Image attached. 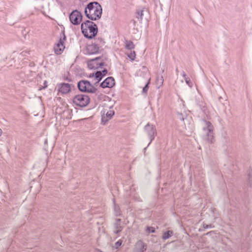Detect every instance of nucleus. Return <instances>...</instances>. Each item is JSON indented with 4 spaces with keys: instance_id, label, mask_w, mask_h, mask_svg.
Wrapping results in <instances>:
<instances>
[{
    "instance_id": "nucleus-1",
    "label": "nucleus",
    "mask_w": 252,
    "mask_h": 252,
    "mask_svg": "<svg viewBox=\"0 0 252 252\" xmlns=\"http://www.w3.org/2000/svg\"><path fill=\"white\" fill-rule=\"evenodd\" d=\"M85 14L92 21L99 20L102 15L101 6L97 2H90L85 9Z\"/></svg>"
},
{
    "instance_id": "nucleus-2",
    "label": "nucleus",
    "mask_w": 252,
    "mask_h": 252,
    "mask_svg": "<svg viewBox=\"0 0 252 252\" xmlns=\"http://www.w3.org/2000/svg\"><path fill=\"white\" fill-rule=\"evenodd\" d=\"M81 31L84 36L92 39L96 35L97 27L93 22L87 20L82 23Z\"/></svg>"
},
{
    "instance_id": "nucleus-3",
    "label": "nucleus",
    "mask_w": 252,
    "mask_h": 252,
    "mask_svg": "<svg viewBox=\"0 0 252 252\" xmlns=\"http://www.w3.org/2000/svg\"><path fill=\"white\" fill-rule=\"evenodd\" d=\"M204 126L203 128V139L209 143L214 141V127L212 124L207 121H204Z\"/></svg>"
},
{
    "instance_id": "nucleus-4",
    "label": "nucleus",
    "mask_w": 252,
    "mask_h": 252,
    "mask_svg": "<svg viewBox=\"0 0 252 252\" xmlns=\"http://www.w3.org/2000/svg\"><path fill=\"white\" fill-rule=\"evenodd\" d=\"M78 88L82 92L94 94L97 89L87 80H82L78 83Z\"/></svg>"
},
{
    "instance_id": "nucleus-5",
    "label": "nucleus",
    "mask_w": 252,
    "mask_h": 252,
    "mask_svg": "<svg viewBox=\"0 0 252 252\" xmlns=\"http://www.w3.org/2000/svg\"><path fill=\"white\" fill-rule=\"evenodd\" d=\"M90 102V97L86 94H80L76 95L73 99L74 104L82 107L88 105Z\"/></svg>"
},
{
    "instance_id": "nucleus-6",
    "label": "nucleus",
    "mask_w": 252,
    "mask_h": 252,
    "mask_svg": "<svg viewBox=\"0 0 252 252\" xmlns=\"http://www.w3.org/2000/svg\"><path fill=\"white\" fill-rule=\"evenodd\" d=\"M104 42L101 38H98L96 42L88 45L86 47V53L88 54H94L98 53L99 48L104 44Z\"/></svg>"
},
{
    "instance_id": "nucleus-7",
    "label": "nucleus",
    "mask_w": 252,
    "mask_h": 252,
    "mask_svg": "<svg viewBox=\"0 0 252 252\" xmlns=\"http://www.w3.org/2000/svg\"><path fill=\"white\" fill-rule=\"evenodd\" d=\"M69 20L73 25H79L82 20L81 13L77 10H73L69 15Z\"/></svg>"
},
{
    "instance_id": "nucleus-8",
    "label": "nucleus",
    "mask_w": 252,
    "mask_h": 252,
    "mask_svg": "<svg viewBox=\"0 0 252 252\" xmlns=\"http://www.w3.org/2000/svg\"><path fill=\"white\" fill-rule=\"evenodd\" d=\"M104 65L100 57H97L88 61V66L90 69H97L100 66Z\"/></svg>"
},
{
    "instance_id": "nucleus-9",
    "label": "nucleus",
    "mask_w": 252,
    "mask_h": 252,
    "mask_svg": "<svg viewBox=\"0 0 252 252\" xmlns=\"http://www.w3.org/2000/svg\"><path fill=\"white\" fill-rule=\"evenodd\" d=\"M63 37H61L60 39L58 42L54 46V51L56 54H61L64 49L65 46L64 45V42L65 40V36L64 34L63 35Z\"/></svg>"
},
{
    "instance_id": "nucleus-10",
    "label": "nucleus",
    "mask_w": 252,
    "mask_h": 252,
    "mask_svg": "<svg viewBox=\"0 0 252 252\" xmlns=\"http://www.w3.org/2000/svg\"><path fill=\"white\" fill-rule=\"evenodd\" d=\"M145 130L147 132L150 139V143L154 139L155 135L156 134V128L153 125L148 124L145 126Z\"/></svg>"
},
{
    "instance_id": "nucleus-11",
    "label": "nucleus",
    "mask_w": 252,
    "mask_h": 252,
    "mask_svg": "<svg viewBox=\"0 0 252 252\" xmlns=\"http://www.w3.org/2000/svg\"><path fill=\"white\" fill-rule=\"evenodd\" d=\"M59 93L64 94L68 93L71 90L70 85L68 83H61L58 85Z\"/></svg>"
},
{
    "instance_id": "nucleus-12",
    "label": "nucleus",
    "mask_w": 252,
    "mask_h": 252,
    "mask_svg": "<svg viewBox=\"0 0 252 252\" xmlns=\"http://www.w3.org/2000/svg\"><path fill=\"white\" fill-rule=\"evenodd\" d=\"M115 85V80L112 77H109L105 79L100 84L103 88H112Z\"/></svg>"
},
{
    "instance_id": "nucleus-13",
    "label": "nucleus",
    "mask_w": 252,
    "mask_h": 252,
    "mask_svg": "<svg viewBox=\"0 0 252 252\" xmlns=\"http://www.w3.org/2000/svg\"><path fill=\"white\" fill-rule=\"evenodd\" d=\"M146 245L141 241H138L135 248L136 252H144L146 250Z\"/></svg>"
},
{
    "instance_id": "nucleus-14",
    "label": "nucleus",
    "mask_w": 252,
    "mask_h": 252,
    "mask_svg": "<svg viewBox=\"0 0 252 252\" xmlns=\"http://www.w3.org/2000/svg\"><path fill=\"white\" fill-rule=\"evenodd\" d=\"M115 112L113 110H109L106 112L105 116L104 115L102 117V122L104 123H106L108 120L112 118Z\"/></svg>"
},
{
    "instance_id": "nucleus-15",
    "label": "nucleus",
    "mask_w": 252,
    "mask_h": 252,
    "mask_svg": "<svg viewBox=\"0 0 252 252\" xmlns=\"http://www.w3.org/2000/svg\"><path fill=\"white\" fill-rule=\"evenodd\" d=\"M123 229V226L121 225V220L117 219L114 223V232L116 234L119 233Z\"/></svg>"
},
{
    "instance_id": "nucleus-16",
    "label": "nucleus",
    "mask_w": 252,
    "mask_h": 252,
    "mask_svg": "<svg viewBox=\"0 0 252 252\" xmlns=\"http://www.w3.org/2000/svg\"><path fill=\"white\" fill-rule=\"evenodd\" d=\"M148 10L145 8H143L140 11H138L137 12V18L140 19H142L143 18L147 19L146 16L148 15Z\"/></svg>"
},
{
    "instance_id": "nucleus-17",
    "label": "nucleus",
    "mask_w": 252,
    "mask_h": 252,
    "mask_svg": "<svg viewBox=\"0 0 252 252\" xmlns=\"http://www.w3.org/2000/svg\"><path fill=\"white\" fill-rule=\"evenodd\" d=\"M163 81L164 80L162 76H158L157 77L156 85L158 88H159L163 85Z\"/></svg>"
},
{
    "instance_id": "nucleus-18",
    "label": "nucleus",
    "mask_w": 252,
    "mask_h": 252,
    "mask_svg": "<svg viewBox=\"0 0 252 252\" xmlns=\"http://www.w3.org/2000/svg\"><path fill=\"white\" fill-rule=\"evenodd\" d=\"M103 77L102 73L101 71H96L95 73L94 80H95V84L98 83Z\"/></svg>"
},
{
    "instance_id": "nucleus-19",
    "label": "nucleus",
    "mask_w": 252,
    "mask_h": 252,
    "mask_svg": "<svg viewBox=\"0 0 252 252\" xmlns=\"http://www.w3.org/2000/svg\"><path fill=\"white\" fill-rule=\"evenodd\" d=\"M173 231H167L164 232L162 236V239L164 240H166L168 239L171 235L173 234Z\"/></svg>"
},
{
    "instance_id": "nucleus-20",
    "label": "nucleus",
    "mask_w": 252,
    "mask_h": 252,
    "mask_svg": "<svg viewBox=\"0 0 252 252\" xmlns=\"http://www.w3.org/2000/svg\"><path fill=\"white\" fill-rule=\"evenodd\" d=\"M126 47L128 49H132L134 47L133 42L131 41H126Z\"/></svg>"
},
{
    "instance_id": "nucleus-21",
    "label": "nucleus",
    "mask_w": 252,
    "mask_h": 252,
    "mask_svg": "<svg viewBox=\"0 0 252 252\" xmlns=\"http://www.w3.org/2000/svg\"><path fill=\"white\" fill-rule=\"evenodd\" d=\"M128 58L132 61L134 60L135 58V53L134 52H131L128 55Z\"/></svg>"
},
{
    "instance_id": "nucleus-22",
    "label": "nucleus",
    "mask_w": 252,
    "mask_h": 252,
    "mask_svg": "<svg viewBox=\"0 0 252 252\" xmlns=\"http://www.w3.org/2000/svg\"><path fill=\"white\" fill-rule=\"evenodd\" d=\"M185 81L188 86H189V87H191L192 83L190 82V80L189 77H186V78L185 79Z\"/></svg>"
},
{
    "instance_id": "nucleus-23",
    "label": "nucleus",
    "mask_w": 252,
    "mask_h": 252,
    "mask_svg": "<svg viewBox=\"0 0 252 252\" xmlns=\"http://www.w3.org/2000/svg\"><path fill=\"white\" fill-rule=\"evenodd\" d=\"M122 241L120 240L115 243L114 247L116 249H118L119 247H120L122 245Z\"/></svg>"
},
{
    "instance_id": "nucleus-24",
    "label": "nucleus",
    "mask_w": 252,
    "mask_h": 252,
    "mask_svg": "<svg viewBox=\"0 0 252 252\" xmlns=\"http://www.w3.org/2000/svg\"><path fill=\"white\" fill-rule=\"evenodd\" d=\"M146 230L148 233H154L155 232V228L153 227H148Z\"/></svg>"
},
{
    "instance_id": "nucleus-25",
    "label": "nucleus",
    "mask_w": 252,
    "mask_h": 252,
    "mask_svg": "<svg viewBox=\"0 0 252 252\" xmlns=\"http://www.w3.org/2000/svg\"><path fill=\"white\" fill-rule=\"evenodd\" d=\"M114 211L115 212V214L116 216H120V213L119 211V208L118 207H117L116 206H115L114 207Z\"/></svg>"
},
{
    "instance_id": "nucleus-26",
    "label": "nucleus",
    "mask_w": 252,
    "mask_h": 252,
    "mask_svg": "<svg viewBox=\"0 0 252 252\" xmlns=\"http://www.w3.org/2000/svg\"><path fill=\"white\" fill-rule=\"evenodd\" d=\"M148 85H149V83H148L143 88V90H142V93H147V91H148V90L149 89V86H148Z\"/></svg>"
},
{
    "instance_id": "nucleus-27",
    "label": "nucleus",
    "mask_w": 252,
    "mask_h": 252,
    "mask_svg": "<svg viewBox=\"0 0 252 252\" xmlns=\"http://www.w3.org/2000/svg\"><path fill=\"white\" fill-rule=\"evenodd\" d=\"M178 118L182 120V121H184V118H183V117L182 116V114H180V113H178Z\"/></svg>"
},
{
    "instance_id": "nucleus-28",
    "label": "nucleus",
    "mask_w": 252,
    "mask_h": 252,
    "mask_svg": "<svg viewBox=\"0 0 252 252\" xmlns=\"http://www.w3.org/2000/svg\"><path fill=\"white\" fill-rule=\"evenodd\" d=\"M101 72L102 73L103 76H104L107 73V70L106 69H104L103 70H102V71Z\"/></svg>"
},
{
    "instance_id": "nucleus-29",
    "label": "nucleus",
    "mask_w": 252,
    "mask_h": 252,
    "mask_svg": "<svg viewBox=\"0 0 252 252\" xmlns=\"http://www.w3.org/2000/svg\"><path fill=\"white\" fill-rule=\"evenodd\" d=\"M182 76L184 77V79H185L186 77H188L186 75V74L185 73V72L184 71H183L182 72Z\"/></svg>"
},
{
    "instance_id": "nucleus-30",
    "label": "nucleus",
    "mask_w": 252,
    "mask_h": 252,
    "mask_svg": "<svg viewBox=\"0 0 252 252\" xmlns=\"http://www.w3.org/2000/svg\"><path fill=\"white\" fill-rule=\"evenodd\" d=\"M27 53L26 52H22L21 54H20V55L22 56H25L26 55V54Z\"/></svg>"
},
{
    "instance_id": "nucleus-31",
    "label": "nucleus",
    "mask_w": 252,
    "mask_h": 252,
    "mask_svg": "<svg viewBox=\"0 0 252 252\" xmlns=\"http://www.w3.org/2000/svg\"><path fill=\"white\" fill-rule=\"evenodd\" d=\"M90 77H95V74L94 73L91 74L90 75Z\"/></svg>"
},
{
    "instance_id": "nucleus-32",
    "label": "nucleus",
    "mask_w": 252,
    "mask_h": 252,
    "mask_svg": "<svg viewBox=\"0 0 252 252\" xmlns=\"http://www.w3.org/2000/svg\"><path fill=\"white\" fill-rule=\"evenodd\" d=\"M2 134V130L0 128V136H1Z\"/></svg>"
}]
</instances>
